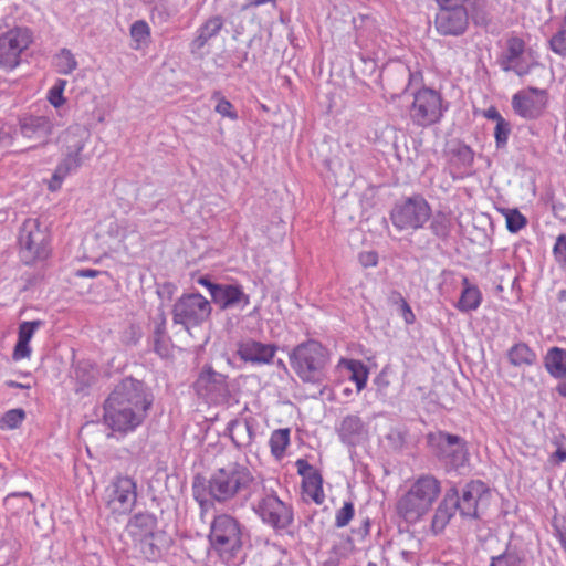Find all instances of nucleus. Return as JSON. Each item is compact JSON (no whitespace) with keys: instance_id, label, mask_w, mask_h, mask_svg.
Returning a JSON list of instances; mask_svg holds the SVG:
<instances>
[{"instance_id":"1","label":"nucleus","mask_w":566,"mask_h":566,"mask_svg":"<svg viewBox=\"0 0 566 566\" xmlns=\"http://www.w3.org/2000/svg\"><path fill=\"white\" fill-rule=\"evenodd\" d=\"M153 395L144 382L127 377L117 384L104 403V422L114 432L128 433L145 420Z\"/></svg>"},{"instance_id":"2","label":"nucleus","mask_w":566,"mask_h":566,"mask_svg":"<svg viewBox=\"0 0 566 566\" xmlns=\"http://www.w3.org/2000/svg\"><path fill=\"white\" fill-rule=\"evenodd\" d=\"M260 480L247 461H230L211 471L202 492L211 502L244 506L259 489Z\"/></svg>"},{"instance_id":"3","label":"nucleus","mask_w":566,"mask_h":566,"mask_svg":"<svg viewBox=\"0 0 566 566\" xmlns=\"http://www.w3.org/2000/svg\"><path fill=\"white\" fill-rule=\"evenodd\" d=\"M292 369L306 384L321 385L326 378L329 350L315 339L295 346L289 355Z\"/></svg>"},{"instance_id":"4","label":"nucleus","mask_w":566,"mask_h":566,"mask_svg":"<svg viewBox=\"0 0 566 566\" xmlns=\"http://www.w3.org/2000/svg\"><path fill=\"white\" fill-rule=\"evenodd\" d=\"M441 485L432 475H421L397 503L398 514L406 522L415 523L426 515L438 500Z\"/></svg>"},{"instance_id":"5","label":"nucleus","mask_w":566,"mask_h":566,"mask_svg":"<svg viewBox=\"0 0 566 566\" xmlns=\"http://www.w3.org/2000/svg\"><path fill=\"white\" fill-rule=\"evenodd\" d=\"M248 503L261 522L275 531H284L293 524L292 505L281 500L276 491L263 481H260L258 491Z\"/></svg>"},{"instance_id":"6","label":"nucleus","mask_w":566,"mask_h":566,"mask_svg":"<svg viewBox=\"0 0 566 566\" xmlns=\"http://www.w3.org/2000/svg\"><path fill=\"white\" fill-rule=\"evenodd\" d=\"M88 132L80 126H70L63 137L65 149L63 158L56 166L53 176L49 182V189L56 191L60 189L63 180L71 174L75 172L84 163V155L82 154L87 139Z\"/></svg>"},{"instance_id":"7","label":"nucleus","mask_w":566,"mask_h":566,"mask_svg":"<svg viewBox=\"0 0 566 566\" xmlns=\"http://www.w3.org/2000/svg\"><path fill=\"white\" fill-rule=\"evenodd\" d=\"M208 539L221 558L234 557L242 548V525L230 514H219L211 522Z\"/></svg>"},{"instance_id":"8","label":"nucleus","mask_w":566,"mask_h":566,"mask_svg":"<svg viewBox=\"0 0 566 566\" xmlns=\"http://www.w3.org/2000/svg\"><path fill=\"white\" fill-rule=\"evenodd\" d=\"M413 101L409 106V118L419 127H428L439 123L447 111L439 92L421 87L413 92Z\"/></svg>"},{"instance_id":"9","label":"nucleus","mask_w":566,"mask_h":566,"mask_svg":"<svg viewBox=\"0 0 566 566\" xmlns=\"http://www.w3.org/2000/svg\"><path fill=\"white\" fill-rule=\"evenodd\" d=\"M50 235L48 228L39 219H27L19 232L21 255L25 263L44 260L50 253Z\"/></svg>"},{"instance_id":"10","label":"nucleus","mask_w":566,"mask_h":566,"mask_svg":"<svg viewBox=\"0 0 566 566\" xmlns=\"http://www.w3.org/2000/svg\"><path fill=\"white\" fill-rule=\"evenodd\" d=\"M211 312V304L202 294H184L174 304L172 322L189 331L206 322L210 317Z\"/></svg>"},{"instance_id":"11","label":"nucleus","mask_w":566,"mask_h":566,"mask_svg":"<svg viewBox=\"0 0 566 566\" xmlns=\"http://www.w3.org/2000/svg\"><path fill=\"white\" fill-rule=\"evenodd\" d=\"M431 217L428 201L420 195L407 198L395 205L390 212V220L398 230H418Z\"/></svg>"},{"instance_id":"12","label":"nucleus","mask_w":566,"mask_h":566,"mask_svg":"<svg viewBox=\"0 0 566 566\" xmlns=\"http://www.w3.org/2000/svg\"><path fill=\"white\" fill-rule=\"evenodd\" d=\"M33 42L28 28H14L0 35V67L11 71L20 64L21 54Z\"/></svg>"},{"instance_id":"13","label":"nucleus","mask_w":566,"mask_h":566,"mask_svg":"<svg viewBox=\"0 0 566 566\" xmlns=\"http://www.w3.org/2000/svg\"><path fill=\"white\" fill-rule=\"evenodd\" d=\"M430 443L436 448L438 458L449 470L464 467L469 461L465 442L458 436L438 432L429 437Z\"/></svg>"},{"instance_id":"14","label":"nucleus","mask_w":566,"mask_h":566,"mask_svg":"<svg viewBox=\"0 0 566 566\" xmlns=\"http://www.w3.org/2000/svg\"><path fill=\"white\" fill-rule=\"evenodd\" d=\"M107 507L117 514L129 513L137 500L136 482L128 476H117L105 490Z\"/></svg>"},{"instance_id":"15","label":"nucleus","mask_w":566,"mask_h":566,"mask_svg":"<svg viewBox=\"0 0 566 566\" xmlns=\"http://www.w3.org/2000/svg\"><path fill=\"white\" fill-rule=\"evenodd\" d=\"M488 495L489 490L481 481H471L467 483L460 495L455 488H452L447 493V497L450 499L455 509L459 510L460 514L471 518L478 517L479 503Z\"/></svg>"},{"instance_id":"16","label":"nucleus","mask_w":566,"mask_h":566,"mask_svg":"<svg viewBox=\"0 0 566 566\" xmlns=\"http://www.w3.org/2000/svg\"><path fill=\"white\" fill-rule=\"evenodd\" d=\"M503 71H513L518 76L528 74L535 64L531 54H525V42L517 36H511L506 40L505 50L499 59Z\"/></svg>"},{"instance_id":"17","label":"nucleus","mask_w":566,"mask_h":566,"mask_svg":"<svg viewBox=\"0 0 566 566\" xmlns=\"http://www.w3.org/2000/svg\"><path fill=\"white\" fill-rule=\"evenodd\" d=\"M547 102L545 90L528 87L513 95L512 108L517 116L524 119H537L546 109Z\"/></svg>"},{"instance_id":"18","label":"nucleus","mask_w":566,"mask_h":566,"mask_svg":"<svg viewBox=\"0 0 566 566\" xmlns=\"http://www.w3.org/2000/svg\"><path fill=\"white\" fill-rule=\"evenodd\" d=\"M468 27V12L464 6L440 7L436 17V28L443 35H460Z\"/></svg>"},{"instance_id":"19","label":"nucleus","mask_w":566,"mask_h":566,"mask_svg":"<svg viewBox=\"0 0 566 566\" xmlns=\"http://www.w3.org/2000/svg\"><path fill=\"white\" fill-rule=\"evenodd\" d=\"M335 430L340 442L355 448L368 439V426L358 415H347L336 424Z\"/></svg>"},{"instance_id":"20","label":"nucleus","mask_w":566,"mask_h":566,"mask_svg":"<svg viewBox=\"0 0 566 566\" xmlns=\"http://www.w3.org/2000/svg\"><path fill=\"white\" fill-rule=\"evenodd\" d=\"M277 349L279 347L275 344L248 339L238 345V355L245 363L253 366H263L273 361Z\"/></svg>"},{"instance_id":"21","label":"nucleus","mask_w":566,"mask_h":566,"mask_svg":"<svg viewBox=\"0 0 566 566\" xmlns=\"http://www.w3.org/2000/svg\"><path fill=\"white\" fill-rule=\"evenodd\" d=\"M297 473L302 476V486L304 494L316 504H322L325 500L323 491V478L317 469L305 459L295 461Z\"/></svg>"},{"instance_id":"22","label":"nucleus","mask_w":566,"mask_h":566,"mask_svg":"<svg viewBox=\"0 0 566 566\" xmlns=\"http://www.w3.org/2000/svg\"><path fill=\"white\" fill-rule=\"evenodd\" d=\"M20 133L24 138L46 143L53 132L52 118L45 115H24L19 119Z\"/></svg>"},{"instance_id":"23","label":"nucleus","mask_w":566,"mask_h":566,"mask_svg":"<svg viewBox=\"0 0 566 566\" xmlns=\"http://www.w3.org/2000/svg\"><path fill=\"white\" fill-rule=\"evenodd\" d=\"M212 301L221 308L244 310L250 304V296L240 284H220Z\"/></svg>"},{"instance_id":"24","label":"nucleus","mask_w":566,"mask_h":566,"mask_svg":"<svg viewBox=\"0 0 566 566\" xmlns=\"http://www.w3.org/2000/svg\"><path fill=\"white\" fill-rule=\"evenodd\" d=\"M157 518L151 513L135 514L126 525V532L133 543L157 533Z\"/></svg>"},{"instance_id":"25","label":"nucleus","mask_w":566,"mask_h":566,"mask_svg":"<svg viewBox=\"0 0 566 566\" xmlns=\"http://www.w3.org/2000/svg\"><path fill=\"white\" fill-rule=\"evenodd\" d=\"M339 373H345L347 378L356 385L357 392H360L367 385L368 369L366 365L357 359L340 358L336 365Z\"/></svg>"},{"instance_id":"26","label":"nucleus","mask_w":566,"mask_h":566,"mask_svg":"<svg viewBox=\"0 0 566 566\" xmlns=\"http://www.w3.org/2000/svg\"><path fill=\"white\" fill-rule=\"evenodd\" d=\"M227 432L238 449L250 446L254 439L253 426L248 420L233 419L229 421Z\"/></svg>"},{"instance_id":"27","label":"nucleus","mask_w":566,"mask_h":566,"mask_svg":"<svg viewBox=\"0 0 566 566\" xmlns=\"http://www.w3.org/2000/svg\"><path fill=\"white\" fill-rule=\"evenodd\" d=\"M481 303L482 293L480 289L470 283L467 276H463L461 295L454 306L462 313H470L476 311Z\"/></svg>"},{"instance_id":"28","label":"nucleus","mask_w":566,"mask_h":566,"mask_svg":"<svg viewBox=\"0 0 566 566\" xmlns=\"http://www.w3.org/2000/svg\"><path fill=\"white\" fill-rule=\"evenodd\" d=\"M223 28V19L219 15L208 19L200 25L196 32V38L192 40L190 46L192 52L200 51L210 39L218 35Z\"/></svg>"},{"instance_id":"29","label":"nucleus","mask_w":566,"mask_h":566,"mask_svg":"<svg viewBox=\"0 0 566 566\" xmlns=\"http://www.w3.org/2000/svg\"><path fill=\"white\" fill-rule=\"evenodd\" d=\"M161 539L163 535L157 532L151 536L136 541L133 544L144 559L155 562L163 555Z\"/></svg>"},{"instance_id":"30","label":"nucleus","mask_w":566,"mask_h":566,"mask_svg":"<svg viewBox=\"0 0 566 566\" xmlns=\"http://www.w3.org/2000/svg\"><path fill=\"white\" fill-rule=\"evenodd\" d=\"M545 367L553 377L566 375V349L553 347L545 358Z\"/></svg>"},{"instance_id":"31","label":"nucleus","mask_w":566,"mask_h":566,"mask_svg":"<svg viewBox=\"0 0 566 566\" xmlns=\"http://www.w3.org/2000/svg\"><path fill=\"white\" fill-rule=\"evenodd\" d=\"M291 430L289 428H281L272 431L269 440L271 454L281 460L284 458L287 447L291 441Z\"/></svg>"},{"instance_id":"32","label":"nucleus","mask_w":566,"mask_h":566,"mask_svg":"<svg viewBox=\"0 0 566 566\" xmlns=\"http://www.w3.org/2000/svg\"><path fill=\"white\" fill-rule=\"evenodd\" d=\"M135 232H137V224L126 218L111 220L107 226V234L118 241H125Z\"/></svg>"},{"instance_id":"33","label":"nucleus","mask_w":566,"mask_h":566,"mask_svg":"<svg viewBox=\"0 0 566 566\" xmlns=\"http://www.w3.org/2000/svg\"><path fill=\"white\" fill-rule=\"evenodd\" d=\"M53 66L59 74L69 75L77 69L78 64L69 49H61L53 56Z\"/></svg>"},{"instance_id":"34","label":"nucleus","mask_w":566,"mask_h":566,"mask_svg":"<svg viewBox=\"0 0 566 566\" xmlns=\"http://www.w3.org/2000/svg\"><path fill=\"white\" fill-rule=\"evenodd\" d=\"M507 357L513 366L532 365L536 359L535 353L524 343L515 344Z\"/></svg>"},{"instance_id":"35","label":"nucleus","mask_w":566,"mask_h":566,"mask_svg":"<svg viewBox=\"0 0 566 566\" xmlns=\"http://www.w3.org/2000/svg\"><path fill=\"white\" fill-rule=\"evenodd\" d=\"M133 39V49L140 50L148 45L150 41V28L145 20L135 21L129 29Z\"/></svg>"},{"instance_id":"36","label":"nucleus","mask_w":566,"mask_h":566,"mask_svg":"<svg viewBox=\"0 0 566 566\" xmlns=\"http://www.w3.org/2000/svg\"><path fill=\"white\" fill-rule=\"evenodd\" d=\"M449 500L450 499L446 496L444 501L438 506L433 515L432 530L434 533L441 532L457 511L452 503L450 505L448 504Z\"/></svg>"},{"instance_id":"37","label":"nucleus","mask_w":566,"mask_h":566,"mask_svg":"<svg viewBox=\"0 0 566 566\" xmlns=\"http://www.w3.org/2000/svg\"><path fill=\"white\" fill-rule=\"evenodd\" d=\"M153 346L154 350L161 357L168 355V339L166 337V318L161 314L158 322H156L153 332Z\"/></svg>"},{"instance_id":"38","label":"nucleus","mask_w":566,"mask_h":566,"mask_svg":"<svg viewBox=\"0 0 566 566\" xmlns=\"http://www.w3.org/2000/svg\"><path fill=\"white\" fill-rule=\"evenodd\" d=\"M452 221L448 213L437 212L433 214L430 229L431 231L441 239H447L451 232Z\"/></svg>"},{"instance_id":"39","label":"nucleus","mask_w":566,"mask_h":566,"mask_svg":"<svg viewBox=\"0 0 566 566\" xmlns=\"http://www.w3.org/2000/svg\"><path fill=\"white\" fill-rule=\"evenodd\" d=\"M66 85V80L57 78L46 93L49 103L56 109L63 106L66 102V98L64 97Z\"/></svg>"},{"instance_id":"40","label":"nucleus","mask_w":566,"mask_h":566,"mask_svg":"<svg viewBox=\"0 0 566 566\" xmlns=\"http://www.w3.org/2000/svg\"><path fill=\"white\" fill-rule=\"evenodd\" d=\"M549 49L559 56H566V15L558 31L549 39Z\"/></svg>"},{"instance_id":"41","label":"nucleus","mask_w":566,"mask_h":566,"mask_svg":"<svg viewBox=\"0 0 566 566\" xmlns=\"http://www.w3.org/2000/svg\"><path fill=\"white\" fill-rule=\"evenodd\" d=\"M212 98L217 101V105L214 106V111L220 114L222 117H227L231 120L238 119V112L234 109V106L228 101L224 96L221 95L220 92H214L212 94Z\"/></svg>"},{"instance_id":"42","label":"nucleus","mask_w":566,"mask_h":566,"mask_svg":"<svg viewBox=\"0 0 566 566\" xmlns=\"http://www.w3.org/2000/svg\"><path fill=\"white\" fill-rule=\"evenodd\" d=\"M25 418V412L22 409H11L8 410L0 418V429L2 430H12L17 429Z\"/></svg>"},{"instance_id":"43","label":"nucleus","mask_w":566,"mask_h":566,"mask_svg":"<svg viewBox=\"0 0 566 566\" xmlns=\"http://www.w3.org/2000/svg\"><path fill=\"white\" fill-rule=\"evenodd\" d=\"M355 514V507L352 502H345L344 505L336 512L335 526L343 528L349 524Z\"/></svg>"},{"instance_id":"44","label":"nucleus","mask_w":566,"mask_h":566,"mask_svg":"<svg viewBox=\"0 0 566 566\" xmlns=\"http://www.w3.org/2000/svg\"><path fill=\"white\" fill-rule=\"evenodd\" d=\"M501 566H526L525 559L515 551L506 549L503 554L494 556Z\"/></svg>"},{"instance_id":"45","label":"nucleus","mask_w":566,"mask_h":566,"mask_svg":"<svg viewBox=\"0 0 566 566\" xmlns=\"http://www.w3.org/2000/svg\"><path fill=\"white\" fill-rule=\"evenodd\" d=\"M526 226V218L517 210H510L506 214V228L516 233Z\"/></svg>"},{"instance_id":"46","label":"nucleus","mask_w":566,"mask_h":566,"mask_svg":"<svg viewBox=\"0 0 566 566\" xmlns=\"http://www.w3.org/2000/svg\"><path fill=\"white\" fill-rule=\"evenodd\" d=\"M510 133H511V125L506 119L501 120L500 123H497L495 125L494 137H495V144H496L497 148H502L507 144Z\"/></svg>"},{"instance_id":"47","label":"nucleus","mask_w":566,"mask_h":566,"mask_svg":"<svg viewBox=\"0 0 566 566\" xmlns=\"http://www.w3.org/2000/svg\"><path fill=\"white\" fill-rule=\"evenodd\" d=\"M40 321L22 322L19 326L18 339L30 343L35 331L40 327Z\"/></svg>"},{"instance_id":"48","label":"nucleus","mask_w":566,"mask_h":566,"mask_svg":"<svg viewBox=\"0 0 566 566\" xmlns=\"http://www.w3.org/2000/svg\"><path fill=\"white\" fill-rule=\"evenodd\" d=\"M555 260L560 264H566V234L557 237L553 248Z\"/></svg>"},{"instance_id":"49","label":"nucleus","mask_w":566,"mask_h":566,"mask_svg":"<svg viewBox=\"0 0 566 566\" xmlns=\"http://www.w3.org/2000/svg\"><path fill=\"white\" fill-rule=\"evenodd\" d=\"M454 156L461 163L463 167H470L474 160V154L469 146H460L454 151Z\"/></svg>"},{"instance_id":"50","label":"nucleus","mask_w":566,"mask_h":566,"mask_svg":"<svg viewBox=\"0 0 566 566\" xmlns=\"http://www.w3.org/2000/svg\"><path fill=\"white\" fill-rule=\"evenodd\" d=\"M473 21L476 25L489 28L493 22V15L484 8L475 9L473 13Z\"/></svg>"},{"instance_id":"51","label":"nucleus","mask_w":566,"mask_h":566,"mask_svg":"<svg viewBox=\"0 0 566 566\" xmlns=\"http://www.w3.org/2000/svg\"><path fill=\"white\" fill-rule=\"evenodd\" d=\"M30 355H31L30 343L22 342V340L18 339V342L14 346V349H13V354H12L13 360L19 361L21 359L29 358Z\"/></svg>"},{"instance_id":"52","label":"nucleus","mask_w":566,"mask_h":566,"mask_svg":"<svg viewBox=\"0 0 566 566\" xmlns=\"http://www.w3.org/2000/svg\"><path fill=\"white\" fill-rule=\"evenodd\" d=\"M563 462H566V446L558 444L556 451L549 455L548 463L556 467Z\"/></svg>"},{"instance_id":"53","label":"nucleus","mask_w":566,"mask_h":566,"mask_svg":"<svg viewBox=\"0 0 566 566\" xmlns=\"http://www.w3.org/2000/svg\"><path fill=\"white\" fill-rule=\"evenodd\" d=\"M13 143V135L10 127L0 128V148H7Z\"/></svg>"},{"instance_id":"54","label":"nucleus","mask_w":566,"mask_h":566,"mask_svg":"<svg viewBox=\"0 0 566 566\" xmlns=\"http://www.w3.org/2000/svg\"><path fill=\"white\" fill-rule=\"evenodd\" d=\"M359 260L365 268L375 266L378 263V255L376 252L369 251L361 253Z\"/></svg>"},{"instance_id":"55","label":"nucleus","mask_w":566,"mask_h":566,"mask_svg":"<svg viewBox=\"0 0 566 566\" xmlns=\"http://www.w3.org/2000/svg\"><path fill=\"white\" fill-rule=\"evenodd\" d=\"M197 283L199 285L206 287L209 291L211 297H213V295L216 294V291H217L216 289L219 287V285H220L218 283H212L210 281V279L206 275L198 277Z\"/></svg>"},{"instance_id":"56","label":"nucleus","mask_w":566,"mask_h":566,"mask_svg":"<svg viewBox=\"0 0 566 566\" xmlns=\"http://www.w3.org/2000/svg\"><path fill=\"white\" fill-rule=\"evenodd\" d=\"M484 117L488 119L494 120L496 124L501 120H504L503 116L500 114V112L496 109V107L491 106L486 108L483 113Z\"/></svg>"},{"instance_id":"57","label":"nucleus","mask_w":566,"mask_h":566,"mask_svg":"<svg viewBox=\"0 0 566 566\" xmlns=\"http://www.w3.org/2000/svg\"><path fill=\"white\" fill-rule=\"evenodd\" d=\"M553 213L557 219L566 222V206L565 205L559 203V202H554L553 203Z\"/></svg>"},{"instance_id":"58","label":"nucleus","mask_w":566,"mask_h":566,"mask_svg":"<svg viewBox=\"0 0 566 566\" xmlns=\"http://www.w3.org/2000/svg\"><path fill=\"white\" fill-rule=\"evenodd\" d=\"M401 308L403 312V318H405L406 323L411 324L415 321V315H413L410 306L408 305V303L405 300H402Z\"/></svg>"},{"instance_id":"59","label":"nucleus","mask_w":566,"mask_h":566,"mask_svg":"<svg viewBox=\"0 0 566 566\" xmlns=\"http://www.w3.org/2000/svg\"><path fill=\"white\" fill-rule=\"evenodd\" d=\"M439 7L463 6V0H437Z\"/></svg>"},{"instance_id":"60","label":"nucleus","mask_w":566,"mask_h":566,"mask_svg":"<svg viewBox=\"0 0 566 566\" xmlns=\"http://www.w3.org/2000/svg\"><path fill=\"white\" fill-rule=\"evenodd\" d=\"M400 556L401 558L405 560V562H409V563H413L415 562V558H416V554L415 552H411V551H401L400 552Z\"/></svg>"},{"instance_id":"61","label":"nucleus","mask_w":566,"mask_h":566,"mask_svg":"<svg viewBox=\"0 0 566 566\" xmlns=\"http://www.w3.org/2000/svg\"><path fill=\"white\" fill-rule=\"evenodd\" d=\"M248 7H260L266 3H274L276 0H247Z\"/></svg>"},{"instance_id":"62","label":"nucleus","mask_w":566,"mask_h":566,"mask_svg":"<svg viewBox=\"0 0 566 566\" xmlns=\"http://www.w3.org/2000/svg\"><path fill=\"white\" fill-rule=\"evenodd\" d=\"M97 271L96 270H81L78 271L77 275L78 276H82V277H95L97 275Z\"/></svg>"},{"instance_id":"63","label":"nucleus","mask_w":566,"mask_h":566,"mask_svg":"<svg viewBox=\"0 0 566 566\" xmlns=\"http://www.w3.org/2000/svg\"><path fill=\"white\" fill-rule=\"evenodd\" d=\"M193 495H195V499L200 503L202 504L205 501H207L206 499H203L202 494H201V491L198 489V486L196 484H193Z\"/></svg>"},{"instance_id":"64","label":"nucleus","mask_w":566,"mask_h":566,"mask_svg":"<svg viewBox=\"0 0 566 566\" xmlns=\"http://www.w3.org/2000/svg\"><path fill=\"white\" fill-rule=\"evenodd\" d=\"M556 391L563 396V397H566V379L564 381H560L557 387H556Z\"/></svg>"}]
</instances>
